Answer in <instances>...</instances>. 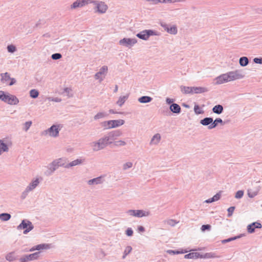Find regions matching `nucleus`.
<instances>
[{"instance_id":"1","label":"nucleus","mask_w":262,"mask_h":262,"mask_svg":"<svg viewBox=\"0 0 262 262\" xmlns=\"http://www.w3.org/2000/svg\"><path fill=\"white\" fill-rule=\"evenodd\" d=\"M110 143L105 136L100 138L97 141L93 142L91 143L93 150L95 151L104 149Z\"/></svg>"},{"instance_id":"2","label":"nucleus","mask_w":262,"mask_h":262,"mask_svg":"<svg viewBox=\"0 0 262 262\" xmlns=\"http://www.w3.org/2000/svg\"><path fill=\"white\" fill-rule=\"evenodd\" d=\"M33 229L34 226L32 222L27 219L23 220L19 225L17 226L18 230H24L23 233L24 234H27Z\"/></svg>"},{"instance_id":"3","label":"nucleus","mask_w":262,"mask_h":262,"mask_svg":"<svg viewBox=\"0 0 262 262\" xmlns=\"http://www.w3.org/2000/svg\"><path fill=\"white\" fill-rule=\"evenodd\" d=\"M158 32L154 30L148 29V30H144L136 34V36L140 39H141L144 40H147L148 38L151 36L154 35H158Z\"/></svg>"},{"instance_id":"4","label":"nucleus","mask_w":262,"mask_h":262,"mask_svg":"<svg viewBox=\"0 0 262 262\" xmlns=\"http://www.w3.org/2000/svg\"><path fill=\"white\" fill-rule=\"evenodd\" d=\"M59 125L53 124L48 129L44 130L42 134L44 135L49 134L51 137H57L59 136Z\"/></svg>"},{"instance_id":"5","label":"nucleus","mask_w":262,"mask_h":262,"mask_svg":"<svg viewBox=\"0 0 262 262\" xmlns=\"http://www.w3.org/2000/svg\"><path fill=\"white\" fill-rule=\"evenodd\" d=\"M47 170L45 171V174L46 176H50L53 174L54 171L57 169L59 167V165L56 163L55 160H53L51 163L47 166Z\"/></svg>"},{"instance_id":"6","label":"nucleus","mask_w":262,"mask_h":262,"mask_svg":"<svg viewBox=\"0 0 262 262\" xmlns=\"http://www.w3.org/2000/svg\"><path fill=\"white\" fill-rule=\"evenodd\" d=\"M137 42V39L130 38H123V39L120 40L119 42L120 45L125 46L129 48H131Z\"/></svg>"},{"instance_id":"7","label":"nucleus","mask_w":262,"mask_h":262,"mask_svg":"<svg viewBox=\"0 0 262 262\" xmlns=\"http://www.w3.org/2000/svg\"><path fill=\"white\" fill-rule=\"evenodd\" d=\"M229 81H233L236 79H240L244 77L242 72L239 70H235L227 73Z\"/></svg>"},{"instance_id":"8","label":"nucleus","mask_w":262,"mask_h":262,"mask_svg":"<svg viewBox=\"0 0 262 262\" xmlns=\"http://www.w3.org/2000/svg\"><path fill=\"white\" fill-rule=\"evenodd\" d=\"M146 213L147 214H146V212L143 210L129 209L126 211V213L128 215L138 217H142L148 215L149 213L148 212Z\"/></svg>"},{"instance_id":"9","label":"nucleus","mask_w":262,"mask_h":262,"mask_svg":"<svg viewBox=\"0 0 262 262\" xmlns=\"http://www.w3.org/2000/svg\"><path fill=\"white\" fill-rule=\"evenodd\" d=\"M121 135V132L120 130H113L108 133L105 136L110 144H111L114 140L116 139L117 137H119Z\"/></svg>"},{"instance_id":"10","label":"nucleus","mask_w":262,"mask_h":262,"mask_svg":"<svg viewBox=\"0 0 262 262\" xmlns=\"http://www.w3.org/2000/svg\"><path fill=\"white\" fill-rule=\"evenodd\" d=\"M40 254V252H36L32 254L24 255L20 258H22L23 260H25L26 262H28L29 261L38 259L39 257Z\"/></svg>"},{"instance_id":"11","label":"nucleus","mask_w":262,"mask_h":262,"mask_svg":"<svg viewBox=\"0 0 262 262\" xmlns=\"http://www.w3.org/2000/svg\"><path fill=\"white\" fill-rule=\"evenodd\" d=\"M262 225L260 223L258 222H254L247 226V230L249 233L251 234L255 231L256 229H260Z\"/></svg>"},{"instance_id":"12","label":"nucleus","mask_w":262,"mask_h":262,"mask_svg":"<svg viewBox=\"0 0 262 262\" xmlns=\"http://www.w3.org/2000/svg\"><path fill=\"white\" fill-rule=\"evenodd\" d=\"M6 97L7 99L5 101V103L10 105H16L19 103L18 99L15 95L7 93Z\"/></svg>"},{"instance_id":"13","label":"nucleus","mask_w":262,"mask_h":262,"mask_svg":"<svg viewBox=\"0 0 262 262\" xmlns=\"http://www.w3.org/2000/svg\"><path fill=\"white\" fill-rule=\"evenodd\" d=\"M107 67L103 66L100 69L99 71L95 74V78L96 79L99 80L100 82L102 81L103 80V77H101V75L105 74V73L107 72Z\"/></svg>"},{"instance_id":"14","label":"nucleus","mask_w":262,"mask_h":262,"mask_svg":"<svg viewBox=\"0 0 262 262\" xmlns=\"http://www.w3.org/2000/svg\"><path fill=\"white\" fill-rule=\"evenodd\" d=\"M228 76V74L225 73L222 74L219 76H217L215 78V83L216 84H221L225 82H229Z\"/></svg>"},{"instance_id":"15","label":"nucleus","mask_w":262,"mask_h":262,"mask_svg":"<svg viewBox=\"0 0 262 262\" xmlns=\"http://www.w3.org/2000/svg\"><path fill=\"white\" fill-rule=\"evenodd\" d=\"M96 5L97 11L100 13H104L107 10V6L103 2H97Z\"/></svg>"},{"instance_id":"16","label":"nucleus","mask_w":262,"mask_h":262,"mask_svg":"<svg viewBox=\"0 0 262 262\" xmlns=\"http://www.w3.org/2000/svg\"><path fill=\"white\" fill-rule=\"evenodd\" d=\"M103 181V177L100 176L89 180L88 184L89 185H98L102 184Z\"/></svg>"},{"instance_id":"17","label":"nucleus","mask_w":262,"mask_h":262,"mask_svg":"<svg viewBox=\"0 0 262 262\" xmlns=\"http://www.w3.org/2000/svg\"><path fill=\"white\" fill-rule=\"evenodd\" d=\"M170 111L174 114H179L181 112V108L177 103H172L169 106Z\"/></svg>"},{"instance_id":"18","label":"nucleus","mask_w":262,"mask_h":262,"mask_svg":"<svg viewBox=\"0 0 262 262\" xmlns=\"http://www.w3.org/2000/svg\"><path fill=\"white\" fill-rule=\"evenodd\" d=\"M125 123L124 120L119 119V120H111V128H116L119 127L122 125H123Z\"/></svg>"},{"instance_id":"19","label":"nucleus","mask_w":262,"mask_h":262,"mask_svg":"<svg viewBox=\"0 0 262 262\" xmlns=\"http://www.w3.org/2000/svg\"><path fill=\"white\" fill-rule=\"evenodd\" d=\"M201 257V254L198 252H190L184 255L186 259H197Z\"/></svg>"},{"instance_id":"20","label":"nucleus","mask_w":262,"mask_h":262,"mask_svg":"<svg viewBox=\"0 0 262 262\" xmlns=\"http://www.w3.org/2000/svg\"><path fill=\"white\" fill-rule=\"evenodd\" d=\"M221 197V192H219L215 194L213 197L209 198L204 201V203L209 204L218 201Z\"/></svg>"},{"instance_id":"21","label":"nucleus","mask_w":262,"mask_h":262,"mask_svg":"<svg viewBox=\"0 0 262 262\" xmlns=\"http://www.w3.org/2000/svg\"><path fill=\"white\" fill-rule=\"evenodd\" d=\"M84 161V159H77L67 164L66 168L81 164Z\"/></svg>"},{"instance_id":"22","label":"nucleus","mask_w":262,"mask_h":262,"mask_svg":"<svg viewBox=\"0 0 262 262\" xmlns=\"http://www.w3.org/2000/svg\"><path fill=\"white\" fill-rule=\"evenodd\" d=\"M17 258V257L14 251L8 253L5 256L6 259L9 262L15 260Z\"/></svg>"},{"instance_id":"23","label":"nucleus","mask_w":262,"mask_h":262,"mask_svg":"<svg viewBox=\"0 0 262 262\" xmlns=\"http://www.w3.org/2000/svg\"><path fill=\"white\" fill-rule=\"evenodd\" d=\"M181 92L185 94H193V86H186L181 85L180 86Z\"/></svg>"},{"instance_id":"24","label":"nucleus","mask_w":262,"mask_h":262,"mask_svg":"<svg viewBox=\"0 0 262 262\" xmlns=\"http://www.w3.org/2000/svg\"><path fill=\"white\" fill-rule=\"evenodd\" d=\"M83 3V0H76L71 5L70 8L71 9L81 8L84 6Z\"/></svg>"},{"instance_id":"25","label":"nucleus","mask_w":262,"mask_h":262,"mask_svg":"<svg viewBox=\"0 0 262 262\" xmlns=\"http://www.w3.org/2000/svg\"><path fill=\"white\" fill-rule=\"evenodd\" d=\"M212 121V117H205L200 120V124L203 126H210Z\"/></svg>"},{"instance_id":"26","label":"nucleus","mask_w":262,"mask_h":262,"mask_svg":"<svg viewBox=\"0 0 262 262\" xmlns=\"http://www.w3.org/2000/svg\"><path fill=\"white\" fill-rule=\"evenodd\" d=\"M212 112L217 115H220L223 112V106L221 104H217L215 105L212 109Z\"/></svg>"},{"instance_id":"27","label":"nucleus","mask_w":262,"mask_h":262,"mask_svg":"<svg viewBox=\"0 0 262 262\" xmlns=\"http://www.w3.org/2000/svg\"><path fill=\"white\" fill-rule=\"evenodd\" d=\"M152 98L148 96H143L138 98V101L141 103H146L151 102Z\"/></svg>"},{"instance_id":"28","label":"nucleus","mask_w":262,"mask_h":262,"mask_svg":"<svg viewBox=\"0 0 262 262\" xmlns=\"http://www.w3.org/2000/svg\"><path fill=\"white\" fill-rule=\"evenodd\" d=\"M208 91V89L204 87H194L193 86V93L195 94H201Z\"/></svg>"},{"instance_id":"29","label":"nucleus","mask_w":262,"mask_h":262,"mask_svg":"<svg viewBox=\"0 0 262 262\" xmlns=\"http://www.w3.org/2000/svg\"><path fill=\"white\" fill-rule=\"evenodd\" d=\"M56 163L59 165V167H63L66 168L67 166V159L66 158H58L55 160Z\"/></svg>"},{"instance_id":"30","label":"nucleus","mask_w":262,"mask_h":262,"mask_svg":"<svg viewBox=\"0 0 262 262\" xmlns=\"http://www.w3.org/2000/svg\"><path fill=\"white\" fill-rule=\"evenodd\" d=\"M166 31L170 34L175 35L178 32L177 27L176 25L171 26L169 25Z\"/></svg>"},{"instance_id":"31","label":"nucleus","mask_w":262,"mask_h":262,"mask_svg":"<svg viewBox=\"0 0 262 262\" xmlns=\"http://www.w3.org/2000/svg\"><path fill=\"white\" fill-rule=\"evenodd\" d=\"M9 150L8 145L0 140V155L3 152H7Z\"/></svg>"},{"instance_id":"32","label":"nucleus","mask_w":262,"mask_h":262,"mask_svg":"<svg viewBox=\"0 0 262 262\" xmlns=\"http://www.w3.org/2000/svg\"><path fill=\"white\" fill-rule=\"evenodd\" d=\"M249 60L247 57L243 56L239 59V63L242 67H245L249 64Z\"/></svg>"},{"instance_id":"33","label":"nucleus","mask_w":262,"mask_h":262,"mask_svg":"<svg viewBox=\"0 0 262 262\" xmlns=\"http://www.w3.org/2000/svg\"><path fill=\"white\" fill-rule=\"evenodd\" d=\"M39 183L38 179H36L35 180L32 181V182L27 186L29 190H32L35 189Z\"/></svg>"},{"instance_id":"34","label":"nucleus","mask_w":262,"mask_h":262,"mask_svg":"<svg viewBox=\"0 0 262 262\" xmlns=\"http://www.w3.org/2000/svg\"><path fill=\"white\" fill-rule=\"evenodd\" d=\"M128 98V95H126L125 96H120L119 98V99L117 101L116 103L119 106H122L123 104L125 103L126 100Z\"/></svg>"},{"instance_id":"35","label":"nucleus","mask_w":262,"mask_h":262,"mask_svg":"<svg viewBox=\"0 0 262 262\" xmlns=\"http://www.w3.org/2000/svg\"><path fill=\"white\" fill-rule=\"evenodd\" d=\"M11 217V215L8 213H2L0 214V220L2 221H8Z\"/></svg>"},{"instance_id":"36","label":"nucleus","mask_w":262,"mask_h":262,"mask_svg":"<svg viewBox=\"0 0 262 262\" xmlns=\"http://www.w3.org/2000/svg\"><path fill=\"white\" fill-rule=\"evenodd\" d=\"M51 248V244H41L36 245V248H37V250H45V249H49Z\"/></svg>"},{"instance_id":"37","label":"nucleus","mask_w":262,"mask_h":262,"mask_svg":"<svg viewBox=\"0 0 262 262\" xmlns=\"http://www.w3.org/2000/svg\"><path fill=\"white\" fill-rule=\"evenodd\" d=\"M107 116L108 114L106 112H99L96 115H95L94 119V120H97L99 119L104 118Z\"/></svg>"},{"instance_id":"38","label":"nucleus","mask_w":262,"mask_h":262,"mask_svg":"<svg viewBox=\"0 0 262 262\" xmlns=\"http://www.w3.org/2000/svg\"><path fill=\"white\" fill-rule=\"evenodd\" d=\"M39 95V92L36 89H32L30 91V96L33 99L38 97Z\"/></svg>"},{"instance_id":"39","label":"nucleus","mask_w":262,"mask_h":262,"mask_svg":"<svg viewBox=\"0 0 262 262\" xmlns=\"http://www.w3.org/2000/svg\"><path fill=\"white\" fill-rule=\"evenodd\" d=\"M1 75L2 77L1 81H5L6 82V81H9L10 79H11L10 74L7 72H6L5 73H2L1 74Z\"/></svg>"},{"instance_id":"40","label":"nucleus","mask_w":262,"mask_h":262,"mask_svg":"<svg viewBox=\"0 0 262 262\" xmlns=\"http://www.w3.org/2000/svg\"><path fill=\"white\" fill-rule=\"evenodd\" d=\"M101 125L104 127V129H111L112 124H111V120L108 121H105L102 122L101 123Z\"/></svg>"},{"instance_id":"41","label":"nucleus","mask_w":262,"mask_h":262,"mask_svg":"<svg viewBox=\"0 0 262 262\" xmlns=\"http://www.w3.org/2000/svg\"><path fill=\"white\" fill-rule=\"evenodd\" d=\"M194 111L195 114L200 115L204 113V111L200 107L198 104H195L194 106Z\"/></svg>"},{"instance_id":"42","label":"nucleus","mask_w":262,"mask_h":262,"mask_svg":"<svg viewBox=\"0 0 262 262\" xmlns=\"http://www.w3.org/2000/svg\"><path fill=\"white\" fill-rule=\"evenodd\" d=\"M213 257H215V254L211 252L206 253L204 254H201V257H200L201 258H210Z\"/></svg>"},{"instance_id":"43","label":"nucleus","mask_w":262,"mask_h":262,"mask_svg":"<svg viewBox=\"0 0 262 262\" xmlns=\"http://www.w3.org/2000/svg\"><path fill=\"white\" fill-rule=\"evenodd\" d=\"M132 248L130 246H127L126 247L122 256V259H124L126 256L132 251Z\"/></svg>"},{"instance_id":"44","label":"nucleus","mask_w":262,"mask_h":262,"mask_svg":"<svg viewBox=\"0 0 262 262\" xmlns=\"http://www.w3.org/2000/svg\"><path fill=\"white\" fill-rule=\"evenodd\" d=\"M218 125L219 122H217V118H216L214 120L212 119V123L210 126H208V129H212L215 128Z\"/></svg>"},{"instance_id":"45","label":"nucleus","mask_w":262,"mask_h":262,"mask_svg":"<svg viewBox=\"0 0 262 262\" xmlns=\"http://www.w3.org/2000/svg\"><path fill=\"white\" fill-rule=\"evenodd\" d=\"M167 252L170 254H179L185 253L186 252V251H179V250H168Z\"/></svg>"},{"instance_id":"46","label":"nucleus","mask_w":262,"mask_h":262,"mask_svg":"<svg viewBox=\"0 0 262 262\" xmlns=\"http://www.w3.org/2000/svg\"><path fill=\"white\" fill-rule=\"evenodd\" d=\"M161 139V136L159 134H155L152 138L151 142H154L155 140L156 141L155 142V144L159 143Z\"/></svg>"},{"instance_id":"47","label":"nucleus","mask_w":262,"mask_h":262,"mask_svg":"<svg viewBox=\"0 0 262 262\" xmlns=\"http://www.w3.org/2000/svg\"><path fill=\"white\" fill-rule=\"evenodd\" d=\"M7 50L8 52L13 53L16 51V48L13 45H10L7 46Z\"/></svg>"},{"instance_id":"48","label":"nucleus","mask_w":262,"mask_h":262,"mask_svg":"<svg viewBox=\"0 0 262 262\" xmlns=\"http://www.w3.org/2000/svg\"><path fill=\"white\" fill-rule=\"evenodd\" d=\"M243 235H244V234H239L238 235H237V236H233V237H229L228 238L226 239V241L227 243H228V242L233 241L234 240H235L236 239L239 238L243 237Z\"/></svg>"},{"instance_id":"49","label":"nucleus","mask_w":262,"mask_h":262,"mask_svg":"<svg viewBox=\"0 0 262 262\" xmlns=\"http://www.w3.org/2000/svg\"><path fill=\"white\" fill-rule=\"evenodd\" d=\"M244 193V191L243 190H238L235 193V198L237 199H241L243 196Z\"/></svg>"},{"instance_id":"50","label":"nucleus","mask_w":262,"mask_h":262,"mask_svg":"<svg viewBox=\"0 0 262 262\" xmlns=\"http://www.w3.org/2000/svg\"><path fill=\"white\" fill-rule=\"evenodd\" d=\"M62 57V55L59 53H54L51 55V58L53 60H58Z\"/></svg>"},{"instance_id":"51","label":"nucleus","mask_w":262,"mask_h":262,"mask_svg":"<svg viewBox=\"0 0 262 262\" xmlns=\"http://www.w3.org/2000/svg\"><path fill=\"white\" fill-rule=\"evenodd\" d=\"M30 191H31V190H29L28 188L27 187L26 189L21 193V199L22 200H24L28 195L29 192H30Z\"/></svg>"},{"instance_id":"52","label":"nucleus","mask_w":262,"mask_h":262,"mask_svg":"<svg viewBox=\"0 0 262 262\" xmlns=\"http://www.w3.org/2000/svg\"><path fill=\"white\" fill-rule=\"evenodd\" d=\"M8 93H5L4 91H0V100L4 101L5 102V101L7 99V95Z\"/></svg>"},{"instance_id":"53","label":"nucleus","mask_w":262,"mask_h":262,"mask_svg":"<svg viewBox=\"0 0 262 262\" xmlns=\"http://www.w3.org/2000/svg\"><path fill=\"white\" fill-rule=\"evenodd\" d=\"M211 226L209 224L203 225L201 226V229L202 231H209L211 229Z\"/></svg>"},{"instance_id":"54","label":"nucleus","mask_w":262,"mask_h":262,"mask_svg":"<svg viewBox=\"0 0 262 262\" xmlns=\"http://www.w3.org/2000/svg\"><path fill=\"white\" fill-rule=\"evenodd\" d=\"M235 207L234 206H231L229 208H228L227 211H228V217H231L232 214L234 210H235Z\"/></svg>"},{"instance_id":"55","label":"nucleus","mask_w":262,"mask_h":262,"mask_svg":"<svg viewBox=\"0 0 262 262\" xmlns=\"http://www.w3.org/2000/svg\"><path fill=\"white\" fill-rule=\"evenodd\" d=\"M114 145L116 146H121L126 145V142L122 140H119L114 142Z\"/></svg>"},{"instance_id":"56","label":"nucleus","mask_w":262,"mask_h":262,"mask_svg":"<svg viewBox=\"0 0 262 262\" xmlns=\"http://www.w3.org/2000/svg\"><path fill=\"white\" fill-rule=\"evenodd\" d=\"M32 121H27L24 124V129L25 130V131H27L29 128L30 127L31 125H32Z\"/></svg>"},{"instance_id":"57","label":"nucleus","mask_w":262,"mask_h":262,"mask_svg":"<svg viewBox=\"0 0 262 262\" xmlns=\"http://www.w3.org/2000/svg\"><path fill=\"white\" fill-rule=\"evenodd\" d=\"M257 192L256 191H252L251 190H248V195L250 198H253L255 197L257 194Z\"/></svg>"},{"instance_id":"58","label":"nucleus","mask_w":262,"mask_h":262,"mask_svg":"<svg viewBox=\"0 0 262 262\" xmlns=\"http://www.w3.org/2000/svg\"><path fill=\"white\" fill-rule=\"evenodd\" d=\"M134 231L132 228H128L125 230V234L128 236H132L133 235Z\"/></svg>"},{"instance_id":"59","label":"nucleus","mask_w":262,"mask_h":262,"mask_svg":"<svg viewBox=\"0 0 262 262\" xmlns=\"http://www.w3.org/2000/svg\"><path fill=\"white\" fill-rule=\"evenodd\" d=\"M132 166H133V163L132 162H126L123 165V169L124 170H126L128 168H131L132 167Z\"/></svg>"},{"instance_id":"60","label":"nucleus","mask_w":262,"mask_h":262,"mask_svg":"<svg viewBox=\"0 0 262 262\" xmlns=\"http://www.w3.org/2000/svg\"><path fill=\"white\" fill-rule=\"evenodd\" d=\"M83 6H86L89 4H94L95 5V4L97 3V1H92V0H83Z\"/></svg>"},{"instance_id":"61","label":"nucleus","mask_w":262,"mask_h":262,"mask_svg":"<svg viewBox=\"0 0 262 262\" xmlns=\"http://www.w3.org/2000/svg\"><path fill=\"white\" fill-rule=\"evenodd\" d=\"M253 62L257 64H262V57H255L253 59Z\"/></svg>"},{"instance_id":"62","label":"nucleus","mask_w":262,"mask_h":262,"mask_svg":"<svg viewBox=\"0 0 262 262\" xmlns=\"http://www.w3.org/2000/svg\"><path fill=\"white\" fill-rule=\"evenodd\" d=\"M160 25L164 29V30L165 31H166V30L167 29V28H168L169 25L168 24H167L166 23H165L164 21H161L160 23Z\"/></svg>"},{"instance_id":"63","label":"nucleus","mask_w":262,"mask_h":262,"mask_svg":"<svg viewBox=\"0 0 262 262\" xmlns=\"http://www.w3.org/2000/svg\"><path fill=\"white\" fill-rule=\"evenodd\" d=\"M49 101H54L56 102H59L61 99L58 97H49L48 98Z\"/></svg>"},{"instance_id":"64","label":"nucleus","mask_w":262,"mask_h":262,"mask_svg":"<svg viewBox=\"0 0 262 262\" xmlns=\"http://www.w3.org/2000/svg\"><path fill=\"white\" fill-rule=\"evenodd\" d=\"M174 99H171V98H166V102L167 104H169V105H171V104L172 103H174Z\"/></svg>"}]
</instances>
